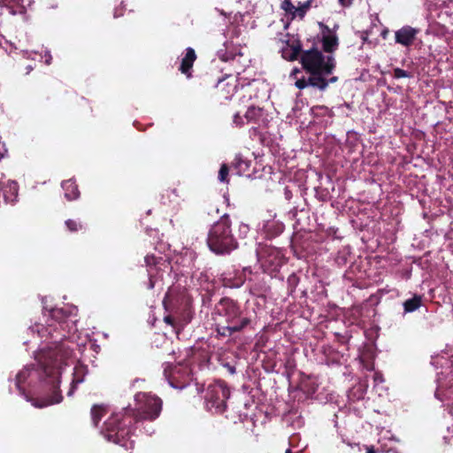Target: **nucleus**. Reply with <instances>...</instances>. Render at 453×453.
<instances>
[{"instance_id": "20e7f679", "label": "nucleus", "mask_w": 453, "mask_h": 453, "mask_svg": "<svg viewBox=\"0 0 453 453\" xmlns=\"http://www.w3.org/2000/svg\"><path fill=\"white\" fill-rule=\"evenodd\" d=\"M126 419L127 417L123 418L121 413L112 414L105 421L102 434L107 441L131 449L134 442L130 440V429L127 427Z\"/></svg>"}, {"instance_id": "f257e3e1", "label": "nucleus", "mask_w": 453, "mask_h": 453, "mask_svg": "<svg viewBox=\"0 0 453 453\" xmlns=\"http://www.w3.org/2000/svg\"><path fill=\"white\" fill-rule=\"evenodd\" d=\"M44 323H36L28 328V334L41 340L35 359L39 370L25 367L16 376V387L27 401H30L36 408H44L59 403L62 395L53 391L50 398L40 400L29 399L25 394L22 384L29 377H38L52 388L58 387L64 367L68 365L73 357V343L65 341L66 335L76 331L77 308L65 306L56 308L43 313Z\"/></svg>"}, {"instance_id": "c85d7f7f", "label": "nucleus", "mask_w": 453, "mask_h": 453, "mask_svg": "<svg viewBox=\"0 0 453 453\" xmlns=\"http://www.w3.org/2000/svg\"><path fill=\"white\" fill-rule=\"evenodd\" d=\"M250 228H249V226L246 225V224H240L239 226V232H240V234L243 235V236H246V234H248Z\"/></svg>"}, {"instance_id": "e433bc0d", "label": "nucleus", "mask_w": 453, "mask_h": 453, "mask_svg": "<svg viewBox=\"0 0 453 453\" xmlns=\"http://www.w3.org/2000/svg\"><path fill=\"white\" fill-rule=\"evenodd\" d=\"M366 453H375L374 449L372 448H369L367 449V452Z\"/></svg>"}, {"instance_id": "f03ea898", "label": "nucleus", "mask_w": 453, "mask_h": 453, "mask_svg": "<svg viewBox=\"0 0 453 453\" xmlns=\"http://www.w3.org/2000/svg\"><path fill=\"white\" fill-rule=\"evenodd\" d=\"M301 62L303 68L309 73V77L298 78L297 74L301 72L295 68L290 77L296 80V86L303 89L306 87L318 88L320 90L325 89L328 85L326 76L330 74L334 67V60L332 56L326 58L318 50H310L303 53Z\"/></svg>"}, {"instance_id": "c03bdc74", "label": "nucleus", "mask_w": 453, "mask_h": 453, "mask_svg": "<svg viewBox=\"0 0 453 453\" xmlns=\"http://www.w3.org/2000/svg\"><path fill=\"white\" fill-rule=\"evenodd\" d=\"M286 453H292L290 449H287Z\"/></svg>"}, {"instance_id": "dca6fc26", "label": "nucleus", "mask_w": 453, "mask_h": 453, "mask_svg": "<svg viewBox=\"0 0 453 453\" xmlns=\"http://www.w3.org/2000/svg\"><path fill=\"white\" fill-rule=\"evenodd\" d=\"M229 322L232 324L227 326H222L221 328L218 329L219 334L222 335H231L235 332H239L250 323V319L247 318H243L241 319L239 323L236 324H234L233 321L230 320Z\"/></svg>"}, {"instance_id": "c9c22d12", "label": "nucleus", "mask_w": 453, "mask_h": 453, "mask_svg": "<svg viewBox=\"0 0 453 453\" xmlns=\"http://www.w3.org/2000/svg\"><path fill=\"white\" fill-rule=\"evenodd\" d=\"M27 73H29L33 70V66L28 65V66L27 67Z\"/></svg>"}, {"instance_id": "79ce46f5", "label": "nucleus", "mask_w": 453, "mask_h": 453, "mask_svg": "<svg viewBox=\"0 0 453 453\" xmlns=\"http://www.w3.org/2000/svg\"><path fill=\"white\" fill-rule=\"evenodd\" d=\"M435 395H436V397H438V398H439V393H438V391H436Z\"/></svg>"}, {"instance_id": "9d476101", "label": "nucleus", "mask_w": 453, "mask_h": 453, "mask_svg": "<svg viewBox=\"0 0 453 453\" xmlns=\"http://www.w3.org/2000/svg\"><path fill=\"white\" fill-rule=\"evenodd\" d=\"M418 34V29L404 26L395 32V41L402 46L410 47L413 44Z\"/></svg>"}, {"instance_id": "423d86ee", "label": "nucleus", "mask_w": 453, "mask_h": 453, "mask_svg": "<svg viewBox=\"0 0 453 453\" xmlns=\"http://www.w3.org/2000/svg\"><path fill=\"white\" fill-rule=\"evenodd\" d=\"M136 416L143 419H155L161 411L162 401L150 393L140 392L134 396Z\"/></svg>"}, {"instance_id": "7c9ffc66", "label": "nucleus", "mask_w": 453, "mask_h": 453, "mask_svg": "<svg viewBox=\"0 0 453 453\" xmlns=\"http://www.w3.org/2000/svg\"><path fill=\"white\" fill-rule=\"evenodd\" d=\"M229 309H231L232 311V313H233V319L237 317L239 315V310L238 308L235 306L234 303H231L229 304Z\"/></svg>"}, {"instance_id": "412c9836", "label": "nucleus", "mask_w": 453, "mask_h": 453, "mask_svg": "<svg viewBox=\"0 0 453 453\" xmlns=\"http://www.w3.org/2000/svg\"><path fill=\"white\" fill-rule=\"evenodd\" d=\"M310 4L307 2L303 8L297 9L296 6L292 4V3L288 0H284L282 3V9L287 12H290L294 15L298 14L300 17L303 16L305 10L309 7Z\"/></svg>"}, {"instance_id": "a18cd8bd", "label": "nucleus", "mask_w": 453, "mask_h": 453, "mask_svg": "<svg viewBox=\"0 0 453 453\" xmlns=\"http://www.w3.org/2000/svg\"><path fill=\"white\" fill-rule=\"evenodd\" d=\"M395 453H396V452H395Z\"/></svg>"}, {"instance_id": "473e14b6", "label": "nucleus", "mask_w": 453, "mask_h": 453, "mask_svg": "<svg viewBox=\"0 0 453 453\" xmlns=\"http://www.w3.org/2000/svg\"><path fill=\"white\" fill-rule=\"evenodd\" d=\"M342 6H349L351 4L352 0H339Z\"/></svg>"}, {"instance_id": "b1692460", "label": "nucleus", "mask_w": 453, "mask_h": 453, "mask_svg": "<svg viewBox=\"0 0 453 453\" xmlns=\"http://www.w3.org/2000/svg\"><path fill=\"white\" fill-rule=\"evenodd\" d=\"M176 370H177V367L172 368V365L168 364L165 367L164 373H165V376L166 377V379L168 380L169 385L171 387L182 388L184 386L178 387L173 381V380L175 379L174 375H175Z\"/></svg>"}, {"instance_id": "2f4dec72", "label": "nucleus", "mask_w": 453, "mask_h": 453, "mask_svg": "<svg viewBox=\"0 0 453 453\" xmlns=\"http://www.w3.org/2000/svg\"><path fill=\"white\" fill-rule=\"evenodd\" d=\"M373 380L376 384L382 383L384 381L382 374L379 372L374 373Z\"/></svg>"}, {"instance_id": "f704fd0d", "label": "nucleus", "mask_w": 453, "mask_h": 453, "mask_svg": "<svg viewBox=\"0 0 453 453\" xmlns=\"http://www.w3.org/2000/svg\"><path fill=\"white\" fill-rule=\"evenodd\" d=\"M165 321L167 324H172V323H173V322H172V319H171L169 316H167V317H165Z\"/></svg>"}, {"instance_id": "2eb2a0df", "label": "nucleus", "mask_w": 453, "mask_h": 453, "mask_svg": "<svg viewBox=\"0 0 453 453\" xmlns=\"http://www.w3.org/2000/svg\"><path fill=\"white\" fill-rule=\"evenodd\" d=\"M196 58V55L195 50L192 48H188L185 57L181 59V64L180 70L182 73L186 74L188 77H190V69L193 66V64Z\"/></svg>"}, {"instance_id": "f3484780", "label": "nucleus", "mask_w": 453, "mask_h": 453, "mask_svg": "<svg viewBox=\"0 0 453 453\" xmlns=\"http://www.w3.org/2000/svg\"><path fill=\"white\" fill-rule=\"evenodd\" d=\"M338 38L337 36L327 29L326 33L323 35V49L326 52H333L337 49Z\"/></svg>"}, {"instance_id": "72a5a7b5", "label": "nucleus", "mask_w": 453, "mask_h": 453, "mask_svg": "<svg viewBox=\"0 0 453 453\" xmlns=\"http://www.w3.org/2000/svg\"><path fill=\"white\" fill-rule=\"evenodd\" d=\"M282 230H283V225H281V224L280 225H277V231H276L275 234H278L281 233Z\"/></svg>"}, {"instance_id": "4468645a", "label": "nucleus", "mask_w": 453, "mask_h": 453, "mask_svg": "<svg viewBox=\"0 0 453 453\" xmlns=\"http://www.w3.org/2000/svg\"><path fill=\"white\" fill-rule=\"evenodd\" d=\"M279 255V251L271 247L262 246L257 250V256L259 261H265V264H273V257Z\"/></svg>"}, {"instance_id": "a878e982", "label": "nucleus", "mask_w": 453, "mask_h": 453, "mask_svg": "<svg viewBox=\"0 0 453 453\" xmlns=\"http://www.w3.org/2000/svg\"><path fill=\"white\" fill-rule=\"evenodd\" d=\"M394 77L395 79H400V78H410L411 77V74L401 68H395L394 69Z\"/></svg>"}, {"instance_id": "ea45409f", "label": "nucleus", "mask_w": 453, "mask_h": 453, "mask_svg": "<svg viewBox=\"0 0 453 453\" xmlns=\"http://www.w3.org/2000/svg\"><path fill=\"white\" fill-rule=\"evenodd\" d=\"M384 451H388L389 449H387L385 446L381 445Z\"/></svg>"}, {"instance_id": "a211bd4d", "label": "nucleus", "mask_w": 453, "mask_h": 453, "mask_svg": "<svg viewBox=\"0 0 453 453\" xmlns=\"http://www.w3.org/2000/svg\"><path fill=\"white\" fill-rule=\"evenodd\" d=\"M62 188L65 191V197L67 200H74L77 199L80 196V192L76 184L72 180H68L62 182Z\"/></svg>"}, {"instance_id": "f8f14e48", "label": "nucleus", "mask_w": 453, "mask_h": 453, "mask_svg": "<svg viewBox=\"0 0 453 453\" xmlns=\"http://www.w3.org/2000/svg\"><path fill=\"white\" fill-rule=\"evenodd\" d=\"M4 12L11 15L25 13L24 0H0V15Z\"/></svg>"}, {"instance_id": "6e6552de", "label": "nucleus", "mask_w": 453, "mask_h": 453, "mask_svg": "<svg viewBox=\"0 0 453 453\" xmlns=\"http://www.w3.org/2000/svg\"><path fill=\"white\" fill-rule=\"evenodd\" d=\"M145 263L147 266L150 281L148 288H154L158 287L162 288L164 274L168 273L171 270L169 262L162 257H157L153 255L145 257Z\"/></svg>"}, {"instance_id": "4c0bfd02", "label": "nucleus", "mask_w": 453, "mask_h": 453, "mask_svg": "<svg viewBox=\"0 0 453 453\" xmlns=\"http://www.w3.org/2000/svg\"><path fill=\"white\" fill-rule=\"evenodd\" d=\"M121 15H122L121 13H118L117 11H115V12H114V17L115 18L119 17Z\"/></svg>"}, {"instance_id": "39448f33", "label": "nucleus", "mask_w": 453, "mask_h": 453, "mask_svg": "<svg viewBox=\"0 0 453 453\" xmlns=\"http://www.w3.org/2000/svg\"><path fill=\"white\" fill-rule=\"evenodd\" d=\"M217 87L226 99H231L234 94H238L240 104L251 101L253 97H258V95L254 94V91L257 89L256 82L242 86L241 89H238V80L234 75H227L219 81Z\"/></svg>"}, {"instance_id": "bb28decb", "label": "nucleus", "mask_w": 453, "mask_h": 453, "mask_svg": "<svg viewBox=\"0 0 453 453\" xmlns=\"http://www.w3.org/2000/svg\"><path fill=\"white\" fill-rule=\"evenodd\" d=\"M65 225L68 227V229L72 232L78 231L79 229L81 228V225L79 222L73 219L66 220Z\"/></svg>"}, {"instance_id": "9b49d317", "label": "nucleus", "mask_w": 453, "mask_h": 453, "mask_svg": "<svg viewBox=\"0 0 453 453\" xmlns=\"http://www.w3.org/2000/svg\"><path fill=\"white\" fill-rule=\"evenodd\" d=\"M301 50V45L294 37L289 38L280 48L282 58L287 60H294Z\"/></svg>"}, {"instance_id": "1a4fd4ad", "label": "nucleus", "mask_w": 453, "mask_h": 453, "mask_svg": "<svg viewBox=\"0 0 453 453\" xmlns=\"http://www.w3.org/2000/svg\"><path fill=\"white\" fill-rule=\"evenodd\" d=\"M250 101L242 104L247 107V111L243 116L237 112L234 116V122L237 126L244 125L245 123H260L263 121V109L259 106H255L254 104H248Z\"/></svg>"}, {"instance_id": "393cba45", "label": "nucleus", "mask_w": 453, "mask_h": 453, "mask_svg": "<svg viewBox=\"0 0 453 453\" xmlns=\"http://www.w3.org/2000/svg\"><path fill=\"white\" fill-rule=\"evenodd\" d=\"M228 167L226 165H222L219 172V180L220 182H227Z\"/></svg>"}, {"instance_id": "4be33fe9", "label": "nucleus", "mask_w": 453, "mask_h": 453, "mask_svg": "<svg viewBox=\"0 0 453 453\" xmlns=\"http://www.w3.org/2000/svg\"><path fill=\"white\" fill-rule=\"evenodd\" d=\"M421 305V297L419 296H414L412 298L406 300L403 303V308L405 312H412L418 310Z\"/></svg>"}, {"instance_id": "37998d69", "label": "nucleus", "mask_w": 453, "mask_h": 453, "mask_svg": "<svg viewBox=\"0 0 453 453\" xmlns=\"http://www.w3.org/2000/svg\"><path fill=\"white\" fill-rule=\"evenodd\" d=\"M129 411L128 410H126V415L129 414Z\"/></svg>"}, {"instance_id": "c756f323", "label": "nucleus", "mask_w": 453, "mask_h": 453, "mask_svg": "<svg viewBox=\"0 0 453 453\" xmlns=\"http://www.w3.org/2000/svg\"><path fill=\"white\" fill-rule=\"evenodd\" d=\"M7 154V149L4 142H0V160Z\"/></svg>"}, {"instance_id": "5701e85b", "label": "nucleus", "mask_w": 453, "mask_h": 453, "mask_svg": "<svg viewBox=\"0 0 453 453\" xmlns=\"http://www.w3.org/2000/svg\"><path fill=\"white\" fill-rule=\"evenodd\" d=\"M106 410L104 406L95 405L91 409L92 422L95 426H97L98 422L104 416Z\"/></svg>"}, {"instance_id": "aec40b11", "label": "nucleus", "mask_w": 453, "mask_h": 453, "mask_svg": "<svg viewBox=\"0 0 453 453\" xmlns=\"http://www.w3.org/2000/svg\"><path fill=\"white\" fill-rule=\"evenodd\" d=\"M234 167L236 169L238 174H243L248 172L250 166V161L244 158L241 155H237L233 162Z\"/></svg>"}, {"instance_id": "a19ab883", "label": "nucleus", "mask_w": 453, "mask_h": 453, "mask_svg": "<svg viewBox=\"0 0 453 453\" xmlns=\"http://www.w3.org/2000/svg\"><path fill=\"white\" fill-rule=\"evenodd\" d=\"M236 58H237V57L235 56V57H234V58H232V60H233V61H235V60H237Z\"/></svg>"}, {"instance_id": "58836bf2", "label": "nucleus", "mask_w": 453, "mask_h": 453, "mask_svg": "<svg viewBox=\"0 0 453 453\" xmlns=\"http://www.w3.org/2000/svg\"><path fill=\"white\" fill-rule=\"evenodd\" d=\"M336 80H337V78H336V77H332V78L329 80V81H330V82H334Z\"/></svg>"}, {"instance_id": "6ab92c4d", "label": "nucleus", "mask_w": 453, "mask_h": 453, "mask_svg": "<svg viewBox=\"0 0 453 453\" xmlns=\"http://www.w3.org/2000/svg\"><path fill=\"white\" fill-rule=\"evenodd\" d=\"M4 197L7 203H12L16 200L18 195V184L15 181L8 180L3 189Z\"/></svg>"}, {"instance_id": "ddd939ff", "label": "nucleus", "mask_w": 453, "mask_h": 453, "mask_svg": "<svg viewBox=\"0 0 453 453\" xmlns=\"http://www.w3.org/2000/svg\"><path fill=\"white\" fill-rule=\"evenodd\" d=\"M88 373L87 366L82 364H78L75 365L73 373V380L71 383L70 389L67 392L68 396H72L74 393V389L76 385L84 381L85 376Z\"/></svg>"}, {"instance_id": "7ed1b4c3", "label": "nucleus", "mask_w": 453, "mask_h": 453, "mask_svg": "<svg viewBox=\"0 0 453 453\" xmlns=\"http://www.w3.org/2000/svg\"><path fill=\"white\" fill-rule=\"evenodd\" d=\"M230 226L229 218L224 216L211 226L207 243L212 252L219 255L228 254L237 248Z\"/></svg>"}, {"instance_id": "0eeeda50", "label": "nucleus", "mask_w": 453, "mask_h": 453, "mask_svg": "<svg viewBox=\"0 0 453 453\" xmlns=\"http://www.w3.org/2000/svg\"><path fill=\"white\" fill-rule=\"evenodd\" d=\"M229 395V389L224 382L211 385L206 395V409L213 413H222L226 408Z\"/></svg>"}, {"instance_id": "cd10ccee", "label": "nucleus", "mask_w": 453, "mask_h": 453, "mask_svg": "<svg viewBox=\"0 0 453 453\" xmlns=\"http://www.w3.org/2000/svg\"><path fill=\"white\" fill-rule=\"evenodd\" d=\"M41 58H42V59L44 58V62L46 65H50L51 60H52V56H51L50 50H46L44 51V55H42Z\"/></svg>"}]
</instances>
